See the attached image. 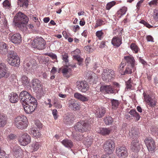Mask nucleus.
<instances>
[{
    "label": "nucleus",
    "mask_w": 158,
    "mask_h": 158,
    "mask_svg": "<svg viewBox=\"0 0 158 158\" xmlns=\"http://www.w3.org/2000/svg\"><path fill=\"white\" fill-rule=\"evenodd\" d=\"M31 132L33 136L36 137H39L40 136L41 134L39 132L35 129H33L32 130Z\"/></svg>",
    "instance_id": "49"
},
{
    "label": "nucleus",
    "mask_w": 158,
    "mask_h": 158,
    "mask_svg": "<svg viewBox=\"0 0 158 158\" xmlns=\"http://www.w3.org/2000/svg\"><path fill=\"white\" fill-rule=\"evenodd\" d=\"M74 116L72 113L69 114L64 116L63 119L64 123L66 124H69L74 120Z\"/></svg>",
    "instance_id": "20"
},
{
    "label": "nucleus",
    "mask_w": 158,
    "mask_h": 158,
    "mask_svg": "<svg viewBox=\"0 0 158 158\" xmlns=\"http://www.w3.org/2000/svg\"><path fill=\"white\" fill-rule=\"evenodd\" d=\"M21 81L22 84L24 86L27 85L29 83L28 77L25 76L22 77Z\"/></svg>",
    "instance_id": "38"
},
{
    "label": "nucleus",
    "mask_w": 158,
    "mask_h": 158,
    "mask_svg": "<svg viewBox=\"0 0 158 158\" xmlns=\"http://www.w3.org/2000/svg\"><path fill=\"white\" fill-rule=\"evenodd\" d=\"M114 143L111 140L106 142L103 145L104 151L108 154L111 153L114 151Z\"/></svg>",
    "instance_id": "9"
},
{
    "label": "nucleus",
    "mask_w": 158,
    "mask_h": 158,
    "mask_svg": "<svg viewBox=\"0 0 158 158\" xmlns=\"http://www.w3.org/2000/svg\"><path fill=\"white\" fill-rule=\"evenodd\" d=\"M32 147H33L34 150L36 151L39 148V143H33L32 145Z\"/></svg>",
    "instance_id": "57"
},
{
    "label": "nucleus",
    "mask_w": 158,
    "mask_h": 158,
    "mask_svg": "<svg viewBox=\"0 0 158 158\" xmlns=\"http://www.w3.org/2000/svg\"><path fill=\"white\" fill-rule=\"evenodd\" d=\"M15 138V135L13 134H11L8 135V138L10 140L13 139Z\"/></svg>",
    "instance_id": "64"
},
{
    "label": "nucleus",
    "mask_w": 158,
    "mask_h": 158,
    "mask_svg": "<svg viewBox=\"0 0 158 158\" xmlns=\"http://www.w3.org/2000/svg\"><path fill=\"white\" fill-rule=\"evenodd\" d=\"M13 151L14 152V155L16 157H18V158H19H19L21 157V150L20 148L18 147L16 148H14Z\"/></svg>",
    "instance_id": "37"
},
{
    "label": "nucleus",
    "mask_w": 158,
    "mask_h": 158,
    "mask_svg": "<svg viewBox=\"0 0 158 158\" xmlns=\"http://www.w3.org/2000/svg\"><path fill=\"white\" fill-rule=\"evenodd\" d=\"M129 113L133 117L135 118L136 120L138 121L139 120L140 116L135 110H131Z\"/></svg>",
    "instance_id": "35"
},
{
    "label": "nucleus",
    "mask_w": 158,
    "mask_h": 158,
    "mask_svg": "<svg viewBox=\"0 0 158 158\" xmlns=\"http://www.w3.org/2000/svg\"><path fill=\"white\" fill-rule=\"evenodd\" d=\"M48 55L51 57L53 60H56L57 56H56L53 53H48Z\"/></svg>",
    "instance_id": "59"
},
{
    "label": "nucleus",
    "mask_w": 158,
    "mask_h": 158,
    "mask_svg": "<svg viewBox=\"0 0 158 158\" xmlns=\"http://www.w3.org/2000/svg\"><path fill=\"white\" fill-rule=\"evenodd\" d=\"M131 83V79L130 78L126 82V88L127 89H130L131 88L132 86Z\"/></svg>",
    "instance_id": "54"
},
{
    "label": "nucleus",
    "mask_w": 158,
    "mask_h": 158,
    "mask_svg": "<svg viewBox=\"0 0 158 158\" xmlns=\"http://www.w3.org/2000/svg\"><path fill=\"white\" fill-rule=\"evenodd\" d=\"M34 60L33 59L30 60L29 61L27 62H25L24 64V66L26 69V70L28 71L31 70L32 69L34 68L35 66V63H34Z\"/></svg>",
    "instance_id": "23"
},
{
    "label": "nucleus",
    "mask_w": 158,
    "mask_h": 158,
    "mask_svg": "<svg viewBox=\"0 0 158 158\" xmlns=\"http://www.w3.org/2000/svg\"><path fill=\"white\" fill-rule=\"evenodd\" d=\"M8 51V45L4 43L0 44V53L2 55L6 54Z\"/></svg>",
    "instance_id": "25"
},
{
    "label": "nucleus",
    "mask_w": 158,
    "mask_h": 158,
    "mask_svg": "<svg viewBox=\"0 0 158 158\" xmlns=\"http://www.w3.org/2000/svg\"><path fill=\"white\" fill-rule=\"evenodd\" d=\"M145 101L147 104L151 107H153L156 106V101L155 98L152 97L149 94H147L143 93V94Z\"/></svg>",
    "instance_id": "12"
},
{
    "label": "nucleus",
    "mask_w": 158,
    "mask_h": 158,
    "mask_svg": "<svg viewBox=\"0 0 158 158\" xmlns=\"http://www.w3.org/2000/svg\"><path fill=\"white\" fill-rule=\"evenodd\" d=\"M140 23L143 24L145 26L148 28H150L153 27L152 26L150 25L148 23H147L144 20H141L140 21Z\"/></svg>",
    "instance_id": "55"
},
{
    "label": "nucleus",
    "mask_w": 158,
    "mask_h": 158,
    "mask_svg": "<svg viewBox=\"0 0 158 158\" xmlns=\"http://www.w3.org/2000/svg\"><path fill=\"white\" fill-rule=\"evenodd\" d=\"M103 35L104 33L102 30L97 31L96 33V35L99 40H101L103 38Z\"/></svg>",
    "instance_id": "43"
},
{
    "label": "nucleus",
    "mask_w": 158,
    "mask_h": 158,
    "mask_svg": "<svg viewBox=\"0 0 158 158\" xmlns=\"http://www.w3.org/2000/svg\"><path fill=\"white\" fill-rule=\"evenodd\" d=\"M9 97L10 102L12 103H16L19 100V96L15 93L12 92L10 93Z\"/></svg>",
    "instance_id": "26"
},
{
    "label": "nucleus",
    "mask_w": 158,
    "mask_h": 158,
    "mask_svg": "<svg viewBox=\"0 0 158 158\" xmlns=\"http://www.w3.org/2000/svg\"><path fill=\"white\" fill-rule=\"evenodd\" d=\"M106 74H109V76H110L111 77V79H112L114 76V71L111 69H106Z\"/></svg>",
    "instance_id": "45"
},
{
    "label": "nucleus",
    "mask_w": 158,
    "mask_h": 158,
    "mask_svg": "<svg viewBox=\"0 0 158 158\" xmlns=\"http://www.w3.org/2000/svg\"><path fill=\"white\" fill-rule=\"evenodd\" d=\"M112 44L116 47H118L122 44L121 37L117 36L114 37L111 41Z\"/></svg>",
    "instance_id": "22"
},
{
    "label": "nucleus",
    "mask_w": 158,
    "mask_h": 158,
    "mask_svg": "<svg viewBox=\"0 0 158 158\" xmlns=\"http://www.w3.org/2000/svg\"><path fill=\"white\" fill-rule=\"evenodd\" d=\"M7 118L4 114H0V127H4L7 123Z\"/></svg>",
    "instance_id": "29"
},
{
    "label": "nucleus",
    "mask_w": 158,
    "mask_h": 158,
    "mask_svg": "<svg viewBox=\"0 0 158 158\" xmlns=\"http://www.w3.org/2000/svg\"><path fill=\"white\" fill-rule=\"evenodd\" d=\"M35 124L36 126L39 128H41L42 127V124L39 121L36 122Z\"/></svg>",
    "instance_id": "63"
},
{
    "label": "nucleus",
    "mask_w": 158,
    "mask_h": 158,
    "mask_svg": "<svg viewBox=\"0 0 158 158\" xmlns=\"http://www.w3.org/2000/svg\"><path fill=\"white\" fill-rule=\"evenodd\" d=\"M19 96V99L23 105L24 104L27 105L37 103L36 99L27 91L21 92Z\"/></svg>",
    "instance_id": "1"
},
{
    "label": "nucleus",
    "mask_w": 158,
    "mask_h": 158,
    "mask_svg": "<svg viewBox=\"0 0 158 158\" xmlns=\"http://www.w3.org/2000/svg\"><path fill=\"white\" fill-rule=\"evenodd\" d=\"M144 141L149 151L152 152L156 148V145L153 139L151 138L145 139Z\"/></svg>",
    "instance_id": "11"
},
{
    "label": "nucleus",
    "mask_w": 158,
    "mask_h": 158,
    "mask_svg": "<svg viewBox=\"0 0 158 158\" xmlns=\"http://www.w3.org/2000/svg\"><path fill=\"white\" fill-rule=\"evenodd\" d=\"M104 22L101 19H98L96 21V23L95 26V28H97L99 26H101L104 24Z\"/></svg>",
    "instance_id": "46"
},
{
    "label": "nucleus",
    "mask_w": 158,
    "mask_h": 158,
    "mask_svg": "<svg viewBox=\"0 0 158 158\" xmlns=\"http://www.w3.org/2000/svg\"><path fill=\"white\" fill-rule=\"evenodd\" d=\"M116 154L118 158H127L128 155L127 149L124 146H118L116 148Z\"/></svg>",
    "instance_id": "7"
},
{
    "label": "nucleus",
    "mask_w": 158,
    "mask_h": 158,
    "mask_svg": "<svg viewBox=\"0 0 158 158\" xmlns=\"http://www.w3.org/2000/svg\"><path fill=\"white\" fill-rule=\"evenodd\" d=\"M142 145L139 143V140L134 139L131 142V150L134 152H138L141 149Z\"/></svg>",
    "instance_id": "15"
},
{
    "label": "nucleus",
    "mask_w": 158,
    "mask_h": 158,
    "mask_svg": "<svg viewBox=\"0 0 158 158\" xmlns=\"http://www.w3.org/2000/svg\"><path fill=\"white\" fill-rule=\"evenodd\" d=\"M146 38L148 41L153 42V37L150 35L147 36Z\"/></svg>",
    "instance_id": "61"
},
{
    "label": "nucleus",
    "mask_w": 158,
    "mask_h": 158,
    "mask_svg": "<svg viewBox=\"0 0 158 158\" xmlns=\"http://www.w3.org/2000/svg\"><path fill=\"white\" fill-rule=\"evenodd\" d=\"M15 24L18 27L24 26L28 21V19L27 16L22 13L19 12L16 14L14 19Z\"/></svg>",
    "instance_id": "2"
},
{
    "label": "nucleus",
    "mask_w": 158,
    "mask_h": 158,
    "mask_svg": "<svg viewBox=\"0 0 158 158\" xmlns=\"http://www.w3.org/2000/svg\"><path fill=\"white\" fill-rule=\"evenodd\" d=\"M25 106L23 105V107L25 112L28 114L34 112L37 106V103L34 104H29L26 105Z\"/></svg>",
    "instance_id": "17"
},
{
    "label": "nucleus",
    "mask_w": 158,
    "mask_h": 158,
    "mask_svg": "<svg viewBox=\"0 0 158 158\" xmlns=\"http://www.w3.org/2000/svg\"><path fill=\"white\" fill-rule=\"evenodd\" d=\"M52 114L54 119H56L57 118V110L55 109L53 110L52 112Z\"/></svg>",
    "instance_id": "58"
},
{
    "label": "nucleus",
    "mask_w": 158,
    "mask_h": 158,
    "mask_svg": "<svg viewBox=\"0 0 158 158\" xmlns=\"http://www.w3.org/2000/svg\"><path fill=\"white\" fill-rule=\"evenodd\" d=\"M77 88L79 91L85 92L88 90L89 86L86 81H79L77 82Z\"/></svg>",
    "instance_id": "14"
},
{
    "label": "nucleus",
    "mask_w": 158,
    "mask_h": 158,
    "mask_svg": "<svg viewBox=\"0 0 158 158\" xmlns=\"http://www.w3.org/2000/svg\"><path fill=\"white\" fill-rule=\"evenodd\" d=\"M68 106L71 110L75 111L79 110L80 104L75 100H70L69 101Z\"/></svg>",
    "instance_id": "16"
},
{
    "label": "nucleus",
    "mask_w": 158,
    "mask_h": 158,
    "mask_svg": "<svg viewBox=\"0 0 158 158\" xmlns=\"http://www.w3.org/2000/svg\"><path fill=\"white\" fill-rule=\"evenodd\" d=\"M10 72L8 71L6 65L4 63L0 64V79L7 78L10 76Z\"/></svg>",
    "instance_id": "8"
},
{
    "label": "nucleus",
    "mask_w": 158,
    "mask_h": 158,
    "mask_svg": "<svg viewBox=\"0 0 158 158\" xmlns=\"http://www.w3.org/2000/svg\"><path fill=\"white\" fill-rule=\"evenodd\" d=\"M74 96L75 98L82 102L88 101L89 99L88 97H85L78 93H75L74 95Z\"/></svg>",
    "instance_id": "30"
},
{
    "label": "nucleus",
    "mask_w": 158,
    "mask_h": 158,
    "mask_svg": "<svg viewBox=\"0 0 158 158\" xmlns=\"http://www.w3.org/2000/svg\"><path fill=\"white\" fill-rule=\"evenodd\" d=\"M95 129L98 133L103 135H109L112 131L111 129L110 128L97 127Z\"/></svg>",
    "instance_id": "18"
},
{
    "label": "nucleus",
    "mask_w": 158,
    "mask_h": 158,
    "mask_svg": "<svg viewBox=\"0 0 158 158\" xmlns=\"http://www.w3.org/2000/svg\"><path fill=\"white\" fill-rule=\"evenodd\" d=\"M27 119L24 115L18 116L15 118L14 124L16 127L19 129H25L27 126Z\"/></svg>",
    "instance_id": "4"
},
{
    "label": "nucleus",
    "mask_w": 158,
    "mask_h": 158,
    "mask_svg": "<svg viewBox=\"0 0 158 158\" xmlns=\"http://www.w3.org/2000/svg\"><path fill=\"white\" fill-rule=\"evenodd\" d=\"M68 58V54L66 53H64V54L62 55V59L65 63V66H66V64H69V61Z\"/></svg>",
    "instance_id": "44"
},
{
    "label": "nucleus",
    "mask_w": 158,
    "mask_h": 158,
    "mask_svg": "<svg viewBox=\"0 0 158 158\" xmlns=\"http://www.w3.org/2000/svg\"><path fill=\"white\" fill-rule=\"evenodd\" d=\"M57 99L56 98H55V101L53 103L54 106L57 108H61L62 107V106L60 102H57Z\"/></svg>",
    "instance_id": "51"
},
{
    "label": "nucleus",
    "mask_w": 158,
    "mask_h": 158,
    "mask_svg": "<svg viewBox=\"0 0 158 158\" xmlns=\"http://www.w3.org/2000/svg\"><path fill=\"white\" fill-rule=\"evenodd\" d=\"M143 2V0H140L137 3L136 5V7L138 9H139L140 7L141 6V4Z\"/></svg>",
    "instance_id": "62"
},
{
    "label": "nucleus",
    "mask_w": 158,
    "mask_h": 158,
    "mask_svg": "<svg viewBox=\"0 0 158 158\" xmlns=\"http://www.w3.org/2000/svg\"><path fill=\"white\" fill-rule=\"evenodd\" d=\"M134 67L131 66L129 65V64H128L125 71L123 72V73H121V74L122 75H125L127 74H131L132 73L131 69Z\"/></svg>",
    "instance_id": "36"
},
{
    "label": "nucleus",
    "mask_w": 158,
    "mask_h": 158,
    "mask_svg": "<svg viewBox=\"0 0 158 158\" xmlns=\"http://www.w3.org/2000/svg\"><path fill=\"white\" fill-rule=\"evenodd\" d=\"M124 59L126 62L129 64V65L131 66L132 67L134 66L135 60L132 56H125L124 57Z\"/></svg>",
    "instance_id": "28"
},
{
    "label": "nucleus",
    "mask_w": 158,
    "mask_h": 158,
    "mask_svg": "<svg viewBox=\"0 0 158 158\" xmlns=\"http://www.w3.org/2000/svg\"><path fill=\"white\" fill-rule=\"evenodd\" d=\"M110 102L111 104L112 108L113 109L116 110L119 106L120 102L118 100L114 99L110 100Z\"/></svg>",
    "instance_id": "31"
},
{
    "label": "nucleus",
    "mask_w": 158,
    "mask_h": 158,
    "mask_svg": "<svg viewBox=\"0 0 158 158\" xmlns=\"http://www.w3.org/2000/svg\"><path fill=\"white\" fill-rule=\"evenodd\" d=\"M31 45L32 47L34 48H36L39 50H42L45 48V41L41 37L35 38L33 41Z\"/></svg>",
    "instance_id": "6"
},
{
    "label": "nucleus",
    "mask_w": 158,
    "mask_h": 158,
    "mask_svg": "<svg viewBox=\"0 0 158 158\" xmlns=\"http://www.w3.org/2000/svg\"><path fill=\"white\" fill-rule=\"evenodd\" d=\"M31 83L32 84V87L34 90H37L38 92H41L42 91V85L39 80L37 78L33 79Z\"/></svg>",
    "instance_id": "13"
},
{
    "label": "nucleus",
    "mask_w": 158,
    "mask_h": 158,
    "mask_svg": "<svg viewBox=\"0 0 158 158\" xmlns=\"http://www.w3.org/2000/svg\"><path fill=\"white\" fill-rule=\"evenodd\" d=\"M7 62L12 66H17L20 64L19 58L16 52L9 51L8 54Z\"/></svg>",
    "instance_id": "3"
},
{
    "label": "nucleus",
    "mask_w": 158,
    "mask_h": 158,
    "mask_svg": "<svg viewBox=\"0 0 158 158\" xmlns=\"http://www.w3.org/2000/svg\"><path fill=\"white\" fill-rule=\"evenodd\" d=\"M74 127L76 131L83 132L89 130V125L86 121H82L77 123Z\"/></svg>",
    "instance_id": "5"
},
{
    "label": "nucleus",
    "mask_w": 158,
    "mask_h": 158,
    "mask_svg": "<svg viewBox=\"0 0 158 158\" xmlns=\"http://www.w3.org/2000/svg\"><path fill=\"white\" fill-rule=\"evenodd\" d=\"M80 52V50L78 49H77L75 50L72 52V54H75L73 56H78L79 53Z\"/></svg>",
    "instance_id": "60"
},
{
    "label": "nucleus",
    "mask_w": 158,
    "mask_h": 158,
    "mask_svg": "<svg viewBox=\"0 0 158 158\" xmlns=\"http://www.w3.org/2000/svg\"><path fill=\"white\" fill-rule=\"evenodd\" d=\"M104 122L106 125L112 124L113 122L112 118L110 116L106 117L104 119Z\"/></svg>",
    "instance_id": "39"
},
{
    "label": "nucleus",
    "mask_w": 158,
    "mask_h": 158,
    "mask_svg": "<svg viewBox=\"0 0 158 158\" xmlns=\"http://www.w3.org/2000/svg\"><path fill=\"white\" fill-rule=\"evenodd\" d=\"M127 8L125 7H123L121 8L118 12L119 14L121 15H123L125 14L127 11Z\"/></svg>",
    "instance_id": "48"
},
{
    "label": "nucleus",
    "mask_w": 158,
    "mask_h": 158,
    "mask_svg": "<svg viewBox=\"0 0 158 158\" xmlns=\"http://www.w3.org/2000/svg\"><path fill=\"white\" fill-rule=\"evenodd\" d=\"M129 133L133 139H136L139 137V133L138 129L132 127L129 131Z\"/></svg>",
    "instance_id": "21"
},
{
    "label": "nucleus",
    "mask_w": 158,
    "mask_h": 158,
    "mask_svg": "<svg viewBox=\"0 0 158 158\" xmlns=\"http://www.w3.org/2000/svg\"><path fill=\"white\" fill-rule=\"evenodd\" d=\"M100 90L108 94L114 93V89L110 85H102L100 87Z\"/></svg>",
    "instance_id": "24"
},
{
    "label": "nucleus",
    "mask_w": 158,
    "mask_h": 158,
    "mask_svg": "<svg viewBox=\"0 0 158 158\" xmlns=\"http://www.w3.org/2000/svg\"><path fill=\"white\" fill-rule=\"evenodd\" d=\"M71 70V69L67 67L66 68H64L62 70V73H63L64 75L66 76L67 78H69V75L66 76L67 74Z\"/></svg>",
    "instance_id": "41"
},
{
    "label": "nucleus",
    "mask_w": 158,
    "mask_h": 158,
    "mask_svg": "<svg viewBox=\"0 0 158 158\" xmlns=\"http://www.w3.org/2000/svg\"><path fill=\"white\" fill-rule=\"evenodd\" d=\"M126 64L123 63L122 62L119 65L118 68V70L120 73H123V72H124L123 71L124 66Z\"/></svg>",
    "instance_id": "50"
},
{
    "label": "nucleus",
    "mask_w": 158,
    "mask_h": 158,
    "mask_svg": "<svg viewBox=\"0 0 158 158\" xmlns=\"http://www.w3.org/2000/svg\"><path fill=\"white\" fill-rule=\"evenodd\" d=\"M18 141L21 145L26 146L30 143L31 138L30 136L27 134L24 133L19 137Z\"/></svg>",
    "instance_id": "10"
},
{
    "label": "nucleus",
    "mask_w": 158,
    "mask_h": 158,
    "mask_svg": "<svg viewBox=\"0 0 158 158\" xmlns=\"http://www.w3.org/2000/svg\"><path fill=\"white\" fill-rule=\"evenodd\" d=\"M115 4V2L113 1L108 3L106 5V9L107 10L110 9Z\"/></svg>",
    "instance_id": "52"
},
{
    "label": "nucleus",
    "mask_w": 158,
    "mask_h": 158,
    "mask_svg": "<svg viewBox=\"0 0 158 158\" xmlns=\"http://www.w3.org/2000/svg\"><path fill=\"white\" fill-rule=\"evenodd\" d=\"M73 58L76 60L78 61V64L79 65H82L83 59L81 58L79 56H73Z\"/></svg>",
    "instance_id": "40"
},
{
    "label": "nucleus",
    "mask_w": 158,
    "mask_h": 158,
    "mask_svg": "<svg viewBox=\"0 0 158 158\" xmlns=\"http://www.w3.org/2000/svg\"><path fill=\"white\" fill-rule=\"evenodd\" d=\"M130 48L133 51H134L135 53L138 52L139 48L135 44L132 43L130 46Z\"/></svg>",
    "instance_id": "42"
},
{
    "label": "nucleus",
    "mask_w": 158,
    "mask_h": 158,
    "mask_svg": "<svg viewBox=\"0 0 158 158\" xmlns=\"http://www.w3.org/2000/svg\"><path fill=\"white\" fill-rule=\"evenodd\" d=\"M30 0H18V4L20 7L25 8H27L28 5V2Z\"/></svg>",
    "instance_id": "32"
},
{
    "label": "nucleus",
    "mask_w": 158,
    "mask_h": 158,
    "mask_svg": "<svg viewBox=\"0 0 158 158\" xmlns=\"http://www.w3.org/2000/svg\"><path fill=\"white\" fill-rule=\"evenodd\" d=\"M3 5L4 8L9 9L10 6V4L9 1L8 0H5L3 3Z\"/></svg>",
    "instance_id": "47"
},
{
    "label": "nucleus",
    "mask_w": 158,
    "mask_h": 158,
    "mask_svg": "<svg viewBox=\"0 0 158 158\" xmlns=\"http://www.w3.org/2000/svg\"><path fill=\"white\" fill-rule=\"evenodd\" d=\"M106 113V110L105 108L101 107L100 108H98L96 110L95 113L97 116L99 118L103 117Z\"/></svg>",
    "instance_id": "27"
},
{
    "label": "nucleus",
    "mask_w": 158,
    "mask_h": 158,
    "mask_svg": "<svg viewBox=\"0 0 158 158\" xmlns=\"http://www.w3.org/2000/svg\"><path fill=\"white\" fill-rule=\"evenodd\" d=\"M158 0H152L150 1L148 4L151 7H154L157 5Z\"/></svg>",
    "instance_id": "53"
},
{
    "label": "nucleus",
    "mask_w": 158,
    "mask_h": 158,
    "mask_svg": "<svg viewBox=\"0 0 158 158\" xmlns=\"http://www.w3.org/2000/svg\"><path fill=\"white\" fill-rule=\"evenodd\" d=\"M61 143L65 147L70 148H72L73 146V143L71 140L64 139Z\"/></svg>",
    "instance_id": "33"
},
{
    "label": "nucleus",
    "mask_w": 158,
    "mask_h": 158,
    "mask_svg": "<svg viewBox=\"0 0 158 158\" xmlns=\"http://www.w3.org/2000/svg\"><path fill=\"white\" fill-rule=\"evenodd\" d=\"M10 40L15 44H19L22 41L20 35L18 33L13 35L10 37Z\"/></svg>",
    "instance_id": "19"
},
{
    "label": "nucleus",
    "mask_w": 158,
    "mask_h": 158,
    "mask_svg": "<svg viewBox=\"0 0 158 158\" xmlns=\"http://www.w3.org/2000/svg\"><path fill=\"white\" fill-rule=\"evenodd\" d=\"M107 75L106 70V69L103 70L102 74V78L103 81L106 82L109 81H110L111 80L110 76H107Z\"/></svg>",
    "instance_id": "34"
},
{
    "label": "nucleus",
    "mask_w": 158,
    "mask_h": 158,
    "mask_svg": "<svg viewBox=\"0 0 158 158\" xmlns=\"http://www.w3.org/2000/svg\"><path fill=\"white\" fill-rule=\"evenodd\" d=\"M6 157V155H5L4 152L2 150L0 147V158H5Z\"/></svg>",
    "instance_id": "56"
}]
</instances>
